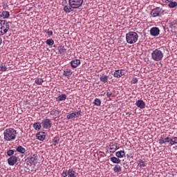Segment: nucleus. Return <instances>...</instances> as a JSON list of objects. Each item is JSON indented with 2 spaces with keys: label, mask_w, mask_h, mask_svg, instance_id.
Wrapping results in <instances>:
<instances>
[{
  "label": "nucleus",
  "mask_w": 177,
  "mask_h": 177,
  "mask_svg": "<svg viewBox=\"0 0 177 177\" xmlns=\"http://www.w3.org/2000/svg\"><path fill=\"white\" fill-rule=\"evenodd\" d=\"M138 38H139V35H138L136 32L131 31L126 34V41L127 44H136L138 41Z\"/></svg>",
  "instance_id": "nucleus-4"
},
{
  "label": "nucleus",
  "mask_w": 177,
  "mask_h": 177,
  "mask_svg": "<svg viewBox=\"0 0 177 177\" xmlns=\"http://www.w3.org/2000/svg\"><path fill=\"white\" fill-rule=\"evenodd\" d=\"M58 49V52L60 55H64V53H66V48L64 47V46H59L57 47Z\"/></svg>",
  "instance_id": "nucleus-20"
},
{
  "label": "nucleus",
  "mask_w": 177,
  "mask_h": 177,
  "mask_svg": "<svg viewBox=\"0 0 177 177\" xmlns=\"http://www.w3.org/2000/svg\"><path fill=\"white\" fill-rule=\"evenodd\" d=\"M12 22H8L6 20H0V35H5L10 30Z\"/></svg>",
  "instance_id": "nucleus-3"
},
{
  "label": "nucleus",
  "mask_w": 177,
  "mask_h": 177,
  "mask_svg": "<svg viewBox=\"0 0 177 177\" xmlns=\"http://www.w3.org/2000/svg\"><path fill=\"white\" fill-rule=\"evenodd\" d=\"M136 104V106L139 107L140 109H145V107H146V103H145V101L142 100H138Z\"/></svg>",
  "instance_id": "nucleus-15"
},
{
  "label": "nucleus",
  "mask_w": 177,
  "mask_h": 177,
  "mask_svg": "<svg viewBox=\"0 0 177 177\" xmlns=\"http://www.w3.org/2000/svg\"><path fill=\"white\" fill-rule=\"evenodd\" d=\"M137 162L138 165H139L140 168H145V167H146V162H145V161H142V160H138Z\"/></svg>",
  "instance_id": "nucleus-30"
},
{
  "label": "nucleus",
  "mask_w": 177,
  "mask_h": 177,
  "mask_svg": "<svg viewBox=\"0 0 177 177\" xmlns=\"http://www.w3.org/2000/svg\"><path fill=\"white\" fill-rule=\"evenodd\" d=\"M4 140L12 142L17 136V131L13 128L6 129L3 131Z\"/></svg>",
  "instance_id": "nucleus-2"
},
{
  "label": "nucleus",
  "mask_w": 177,
  "mask_h": 177,
  "mask_svg": "<svg viewBox=\"0 0 177 177\" xmlns=\"http://www.w3.org/2000/svg\"><path fill=\"white\" fill-rule=\"evenodd\" d=\"M36 138L37 139H38V140H41L42 142L45 140V138H46V136L45 135V132L39 131L37 133Z\"/></svg>",
  "instance_id": "nucleus-13"
},
{
  "label": "nucleus",
  "mask_w": 177,
  "mask_h": 177,
  "mask_svg": "<svg viewBox=\"0 0 177 177\" xmlns=\"http://www.w3.org/2000/svg\"><path fill=\"white\" fill-rule=\"evenodd\" d=\"M8 162L11 166L15 165L17 162V157L16 156H12L8 159Z\"/></svg>",
  "instance_id": "nucleus-12"
},
{
  "label": "nucleus",
  "mask_w": 177,
  "mask_h": 177,
  "mask_svg": "<svg viewBox=\"0 0 177 177\" xmlns=\"http://www.w3.org/2000/svg\"><path fill=\"white\" fill-rule=\"evenodd\" d=\"M162 57H164V53L158 48L155 49L151 53V59H153L154 62H160V60H162Z\"/></svg>",
  "instance_id": "nucleus-5"
},
{
  "label": "nucleus",
  "mask_w": 177,
  "mask_h": 177,
  "mask_svg": "<svg viewBox=\"0 0 177 177\" xmlns=\"http://www.w3.org/2000/svg\"><path fill=\"white\" fill-rule=\"evenodd\" d=\"M111 95H113V93H111V91H108V92L106 93V96H107L108 97H111Z\"/></svg>",
  "instance_id": "nucleus-41"
},
{
  "label": "nucleus",
  "mask_w": 177,
  "mask_h": 177,
  "mask_svg": "<svg viewBox=\"0 0 177 177\" xmlns=\"http://www.w3.org/2000/svg\"><path fill=\"white\" fill-rule=\"evenodd\" d=\"M93 104H95V106H100V104H102V101L99 98H95Z\"/></svg>",
  "instance_id": "nucleus-34"
},
{
  "label": "nucleus",
  "mask_w": 177,
  "mask_h": 177,
  "mask_svg": "<svg viewBox=\"0 0 177 177\" xmlns=\"http://www.w3.org/2000/svg\"><path fill=\"white\" fill-rule=\"evenodd\" d=\"M82 112L81 110L78 111L77 112H73L72 113H70L66 115V118L68 120H73V118H75V117L78 118L80 115H81V113Z\"/></svg>",
  "instance_id": "nucleus-8"
},
{
  "label": "nucleus",
  "mask_w": 177,
  "mask_h": 177,
  "mask_svg": "<svg viewBox=\"0 0 177 177\" xmlns=\"http://www.w3.org/2000/svg\"><path fill=\"white\" fill-rule=\"evenodd\" d=\"M168 6L171 8L173 9L174 8H176L177 6V2L176 1H171V3H169Z\"/></svg>",
  "instance_id": "nucleus-32"
},
{
  "label": "nucleus",
  "mask_w": 177,
  "mask_h": 177,
  "mask_svg": "<svg viewBox=\"0 0 177 177\" xmlns=\"http://www.w3.org/2000/svg\"><path fill=\"white\" fill-rule=\"evenodd\" d=\"M33 128L36 131H39V129H41V124L39 122H35V124H33Z\"/></svg>",
  "instance_id": "nucleus-29"
},
{
  "label": "nucleus",
  "mask_w": 177,
  "mask_h": 177,
  "mask_svg": "<svg viewBox=\"0 0 177 177\" xmlns=\"http://www.w3.org/2000/svg\"><path fill=\"white\" fill-rule=\"evenodd\" d=\"M15 154V151L13 149H10L7 151V155L10 157Z\"/></svg>",
  "instance_id": "nucleus-38"
},
{
  "label": "nucleus",
  "mask_w": 177,
  "mask_h": 177,
  "mask_svg": "<svg viewBox=\"0 0 177 177\" xmlns=\"http://www.w3.org/2000/svg\"><path fill=\"white\" fill-rule=\"evenodd\" d=\"M81 64V61L80 59H74L71 62V66L73 68H77V66Z\"/></svg>",
  "instance_id": "nucleus-14"
},
{
  "label": "nucleus",
  "mask_w": 177,
  "mask_h": 177,
  "mask_svg": "<svg viewBox=\"0 0 177 177\" xmlns=\"http://www.w3.org/2000/svg\"><path fill=\"white\" fill-rule=\"evenodd\" d=\"M171 142V140H169V137H167L166 138H164V137H160L159 139V144L160 145H165V143H169Z\"/></svg>",
  "instance_id": "nucleus-16"
},
{
  "label": "nucleus",
  "mask_w": 177,
  "mask_h": 177,
  "mask_svg": "<svg viewBox=\"0 0 177 177\" xmlns=\"http://www.w3.org/2000/svg\"><path fill=\"white\" fill-rule=\"evenodd\" d=\"M100 81L103 82L104 84H107L109 82V76L107 75H102L100 77Z\"/></svg>",
  "instance_id": "nucleus-23"
},
{
  "label": "nucleus",
  "mask_w": 177,
  "mask_h": 177,
  "mask_svg": "<svg viewBox=\"0 0 177 177\" xmlns=\"http://www.w3.org/2000/svg\"><path fill=\"white\" fill-rule=\"evenodd\" d=\"M57 100L59 102H62L63 100H66V99H67V95L66 94H62V95H59L58 97H57Z\"/></svg>",
  "instance_id": "nucleus-27"
},
{
  "label": "nucleus",
  "mask_w": 177,
  "mask_h": 177,
  "mask_svg": "<svg viewBox=\"0 0 177 177\" xmlns=\"http://www.w3.org/2000/svg\"><path fill=\"white\" fill-rule=\"evenodd\" d=\"M48 35L50 37V35H53V32L52 30H49L47 32Z\"/></svg>",
  "instance_id": "nucleus-42"
},
{
  "label": "nucleus",
  "mask_w": 177,
  "mask_h": 177,
  "mask_svg": "<svg viewBox=\"0 0 177 177\" xmlns=\"http://www.w3.org/2000/svg\"><path fill=\"white\" fill-rule=\"evenodd\" d=\"M110 160L113 162V164H120L121 163V160L120 158L113 156L110 158Z\"/></svg>",
  "instance_id": "nucleus-19"
},
{
  "label": "nucleus",
  "mask_w": 177,
  "mask_h": 177,
  "mask_svg": "<svg viewBox=\"0 0 177 177\" xmlns=\"http://www.w3.org/2000/svg\"><path fill=\"white\" fill-rule=\"evenodd\" d=\"M160 13H161V9L160 7H156L151 11V17H158L160 16Z\"/></svg>",
  "instance_id": "nucleus-7"
},
{
  "label": "nucleus",
  "mask_w": 177,
  "mask_h": 177,
  "mask_svg": "<svg viewBox=\"0 0 177 177\" xmlns=\"http://www.w3.org/2000/svg\"><path fill=\"white\" fill-rule=\"evenodd\" d=\"M109 149L111 153H114L115 151V150H117V143H111L109 145Z\"/></svg>",
  "instance_id": "nucleus-22"
},
{
  "label": "nucleus",
  "mask_w": 177,
  "mask_h": 177,
  "mask_svg": "<svg viewBox=\"0 0 177 177\" xmlns=\"http://www.w3.org/2000/svg\"><path fill=\"white\" fill-rule=\"evenodd\" d=\"M6 70H8V68L6 67V65H0V71H6Z\"/></svg>",
  "instance_id": "nucleus-37"
},
{
  "label": "nucleus",
  "mask_w": 177,
  "mask_h": 177,
  "mask_svg": "<svg viewBox=\"0 0 177 177\" xmlns=\"http://www.w3.org/2000/svg\"><path fill=\"white\" fill-rule=\"evenodd\" d=\"M122 75H125V73L123 69L115 70L113 73V77H115V78H121Z\"/></svg>",
  "instance_id": "nucleus-11"
},
{
  "label": "nucleus",
  "mask_w": 177,
  "mask_h": 177,
  "mask_svg": "<svg viewBox=\"0 0 177 177\" xmlns=\"http://www.w3.org/2000/svg\"><path fill=\"white\" fill-rule=\"evenodd\" d=\"M115 156L118 158H124V157H125V151L122 150L117 151Z\"/></svg>",
  "instance_id": "nucleus-18"
},
{
  "label": "nucleus",
  "mask_w": 177,
  "mask_h": 177,
  "mask_svg": "<svg viewBox=\"0 0 177 177\" xmlns=\"http://www.w3.org/2000/svg\"><path fill=\"white\" fill-rule=\"evenodd\" d=\"M73 72H71V69L67 68L65 71H64V75H65V77H67V78H70Z\"/></svg>",
  "instance_id": "nucleus-21"
},
{
  "label": "nucleus",
  "mask_w": 177,
  "mask_h": 177,
  "mask_svg": "<svg viewBox=\"0 0 177 177\" xmlns=\"http://www.w3.org/2000/svg\"><path fill=\"white\" fill-rule=\"evenodd\" d=\"M68 177H77L75 176V171L73 169H69V171H68Z\"/></svg>",
  "instance_id": "nucleus-25"
},
{
  "label": "nucleus",
  "mask_w": 177,
  "mask_h": 177,
  "mask_svg": "<svg viewBox=\"0 0 177 177\" xmlns=\"http://www.w3.org/2000/svg\"><path fill=\"white\" fill-rule=\"evenodd\" d=\"M84 3V0H68V5L64 7V12L65 13H71L75 9H80Z\"/></svg>",
  "instance_id": "nucleus-1"
},
{
  "label": "nucleus",
  "mask_w": 177,
  "mask_h": 177,
  "mask_svg": "<svg viewBox=\"0 0 177 177\" xmlns=\"http://www.w3.org/2000/svg\"><path fill=\"white\" fill-rule=\"evenodd\" d=\"M9 16H10V14L8 11L0 12V17L3 19H9Z\"/></svg>",
  "instance_id": "nucleus-17"
},
{
  "label": "nucleus",
  "mask_w": 177,
  "mask_h": 177,
  "mask_svg": "<svg viewBox=\"0 0 177 177\" xmlns=\"http://www.w3.org/2000/svg\"><path fill=\"white\" fill-rule=\"evenodd\" d=\"M50 115H55V117H57L60 114V111L57 110V109H53L50 112Z\"/></svg>",
  "instance_id": "nucleus-26"
},
{
  "label": "nucleus",
  "mask_w": 177,
  "mask_h": 177,
  "mask_svg": "<svg viewBox=\"0 0 177 177\" xmlns=\"http://www.w3.org/2000/svg\"><path fill=\"white\" fill-rule=\"evenodd\" d=\"M35 84H37V85H42V83L44 82V80H42V78L37 77L35 79Z\"/></svg>",
  "instance_id": "nucleus-33"
},
{
  "label": "nucleus",
  "mask_w": 177,
  "mask_h": 177,
  "mask_svg": "<svg viewBox=\"0 0 177 177\" xmlns=\"http://www.w3.org/2000/svg\"><path fill=\"white\" fill-rule=\"evenodd\" d=\"M113 171L115 174H118V172H121V166L115 165L113 167Z\"/></svg>",
  "instance_id": "nucleus-31"
},
{
  "label": "nucleus",
  "mask_w": 177,
  "mask_h": 177,
  "mask_svg": "<svg viewBox=\"0 0 177 177\" xmlns=\"http://www.w3.org/2000/svg\"><path fill=\"white\" fill-rule=\"evenodd\" d=\"M68 176V170H64L62 174V177H67Z\"/></svg>",
  "instance_id": "nucleus-39"
},
{
  "label": "nucleus",
  "mask_w": 177,
  "mask_h": 177,
  "mask_svg": "<svg viewBox=\"0 0 177 177\" xmlns=\"http://www.w3.org/2000/svg\"><path fill=\"white\" fill-rule=\"evenodd\" d=\"M16 150L18 153H21V154H24V153H26V149L21 146H18Z\"/></svg>",
  "instance_id": "nucleus-24"
},
{
  "label": "nucleus",
  "mask_w": 177,
  "mask_h": 177,
  "mask_svg": "<svg viewBox=\"0 0 177 177\" xmlns=\"http://www.w3.org/2000/svg\"><path fill=\"white\" fill-rule=\"evenodd\" d=\"M170 145L174 146V145H177V137H174L170 140Z\"/></svg>",
  "instance_id": "nucleus-35"
},
{
  "label": "nucleus",
  "mask_w": 177,
  "mask_h": 177,
  "mask_svg": "<svg viewBox=\"0 0 177 177\" xmlns=\"http://www.w3.org/2000/svg\"><path fill=\"white\" fill-rule=\"evenodd\" d=\"M41 126L44 129H50L52 128V120L50 119H44L41 122Z\"/></svg>",
  "instance_id": "nucleus-6"
},
{
  "label": "nucleus",
  "mask_w": 177,
  "mask_h": 177,
  "mask_svg": "<svg viewBox=\"0 0 177 177\" xmlns=\"http://www.w3.org/2000/svg\"><path fill=\"white\" fill-rule=\"evenodd\" d=\"M132 84H138V78L135 77L131 80Z\"/></svg>",
  "instance_id": "nucleus-40"
},
{
  "label": "nucleus",
  "mask_w": 177,
  "mask_h": 177,
  "mask_svg": "<svg viewBox=\"0 0 177 177\" xmlns=\"http://www.w3.org/2000/svg\"><path fill=\"white\" fill-rule=\"evenodd\" d=\"M150 34L152 37H157L160 35V29L157 27H153L150 30Z\"/></svg>",
  "instance_id": "nucleus-10"
},
{
  "label": "nucleus",
  "mask_w": 177,
  "mask_h": 177,
  "mask_svg": "<svg viewBox=\"0 0 177 177\" xmlns=\"http://www.w3.org/2000/svg\"><path fill=\"white\" fill-rule=\"evenodd\" d=\"M30 164L35 165L37 164V160H38V156L37 154H31L28 158Z\"/></svg>",
  "instance_id": "nucleus-9"
},
{
  "label": "nucleus",
  "mask_w": 177,
  "mask_h": 177,
  "mask_svg": "<svg viewBox=\"0 0 177 177\" xmlns=\"http://www.w3.org/2000/svg\"><path fill=\"white\" fill-rule=\"evenodd\" d=\"M174 0H165V3H171Z\"/></svg>",
  "instance_id": "nucleus-43"
},
{
  "label": "nucleus",
  "mask_w": 177,
  "mask_h": 177,
  "mask_svg": "<svg viewBox=\"0 0 177 177\" xmlns=\"http://www.w3.org/2000/svg\"><path fill=\"white\" fill-rule=\"evenodd\" d=\"M46 44L48 45L49 46H52L55 44V41L52 39H48L46 41Z\"/></svg>",
  "instance_id": "nucleus-36"
},
{
  "label": "nucleus",
  "mask_w": 177,
  "mask_h": 177,
  "mask_svg": "<svg viewBox=\"0 0 177 177\" xmlns=\"http://www.w3.org/2000/svg\"><path fill=\"white\" fill-rule=\"evenodd\" d=\"M53 142L54 146H57V145H59V142H60V138H59V136H55L53 139Z\"/></svg>",
  "instance_id": "nucleus-28"
},
{
  "label": "nucleus",
  "mask_w": 177,
  "mask_h": 177,
  "mask_svg": "<svg viewBox=\"0 0 177 177\" xmlns=\"http://www.w3.org/2000/svg\"><path fill=\"white\" fill-rule=\"evenodd\" d=\"M1 44H2V38L0 37V45H1Z\"/></svg>",
  "instance_id": "nucleus-44"
}]
</instances>
